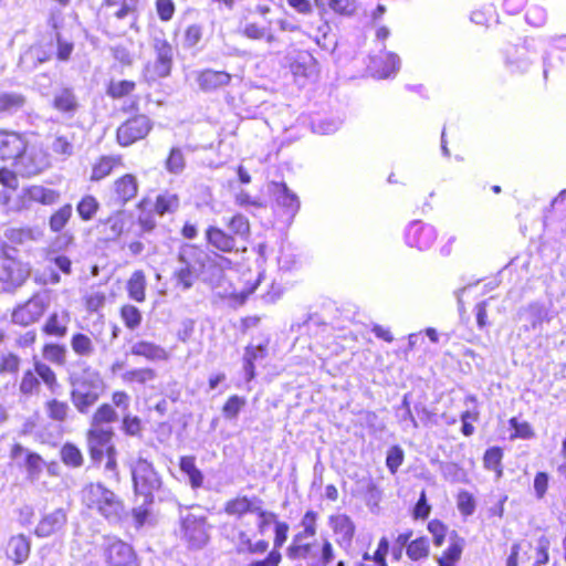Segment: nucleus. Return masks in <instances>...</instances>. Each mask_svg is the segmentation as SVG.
I'll return each mask as SVG.
<instances>
[{
  "mask_svg": "<svg viewBox=\"0 0 566 566\" xmlns=\"http://www.w3.org/2000/svg\"><path fill=\"white\" fill-rule=\"evenodd\" d=\"M258 497L237 495L226 501L223 512L235 520L224 526L226 536L241 553L266 556L247 566H280L283 560L282 546L289 537L290 525L280 520L277 513L263 507Z\"/></svg>",
  "mask_w": 566,
  "mask_h": 566,
  "instance_id": "f257e3e1",
  "label": "nucleus"
},
{
  "mask_svg": "<svg viewBox=\"0 0 566 566\" xmlns=\"http://www.w3.org/2000/svg\"><path fill=\"white\" fill-rule=\"evenodd\" d=\"M226 229L209 224L205 229V240L209 248L223 254H243L251 239V223L248 217L237 212L226 221Z\"/></svg>",
  "mask_w": 566,
  "mask_h": 566,
  "instance_id": "f03ea898",
  "label": "nucleus"
},
{
  "mask_svg": "<svg viewBox=\"0 0 566 566\" xmlns=\"http://www.w3.org/2000/svg\"><path fill=\"white\" fill-rule=\"evenodd\" d=\"M29 140L24 133L0 128V160L13 161L20 167L25 177H33L42 172L48 161L44 156L28 155Z\"/></svg>",
  "mask_w": 566,
  "mask_h": 566,
  "instance_id": "7ed1b4c3",
  "label": "nucleus"
},
{
  "mask_svg": "<svg viewBox=\"0 0 566 566\" xmlns=\"http://www.w3.org/2000/svg\"><path fill=\"white\" fill-rule=\"evenodd\" d=\"M81 502L109 522H118L125 515L124 500L102 482L87 483L82 489Z\"/></svg>",
  "mask_w": 566,
  "mask_h": 566,
  "instance_id": "20e7f679",
  "label": "nucleus"
},
{
  "mask_svg": "<svg viewBox=\"0 0 566 566\" xmlns=\"http://www.w3.org/2000/svg\"><path fill=\"white\" fill-rule=\"evenodd\" d=\"M334 546L324 538H292L286 558L292 566H327L334 559Z\"/></svg>",
  "mask_w": 566,
  "mask_h": 566,
  "instance_id": "39448f33",
  "label": "nucleus"
},
{
  "mask_svg": "<svg viewBox=\"0 0 566 566\" xmlns=\"http://www.w3.org/2000/svg\"><path fill=\"white\" fill-rule=\"evenodd\" d=\"M427 530L431 534L432 543L436 547H441L449 535L448 546L436 557L437 566H459L467 545L464 537L457 531L449 533L448 525L438 518L429 521ZM418 566L433 565L427 563Z\"/></svg>",
  "mask_w": 566,
  "mask_h": 566,
  "instance_id": "423d86ee",
  "label": "nucleus"
},
{
  "mask_svg": "<svg viewBox=\"0 0 566 566\" xmlns=\"http://www.w3.org/2000/svg\"><path fill=\"white\" fill-rule=\"evenodd\" d=\"M122 111L132 114L116 127L115 140L120 147L126 148L145 140L154 130L155 123L149 115L138 112L137 99L124 105Z\"/></svg>",
  "mask_w": 566,
  "mask_h": 566,
  "instance_id": "0eeeda50",
  "label": "nucleus"
},
{
  "mask_svg": "<svg viewBox=\"0 0 566 566\" xmlns=\"http://www.w3.org/2000/svg\"><path fill=\"white\" fill-rule=\"evenodd\" d=\"M17 249L0 243V289L13 291L23 285L31 275L30 266L15 256Z\"/></svg>",
  "mask_w": 566,
  "mask_h": 566,
  "instance_id": "6e6552de",
  "label": "nucleus"
},
{
  "mask_svg": "<svg viewBox=\"0 0 566 566\" xmlns=\"http://www.w3.org/2000/svg\"><path fill=\"white\" fill-rule=\"evenodd\" d=\"M134 494L145 499L146 504L154 503V495L163 486V479L154 464L144 458H138L132 467Z\"/></svg>",
  "mask_w": 566,
  "mask_h": 566,
  "instance_id": "1a4fd4ad",
  "label": "nucleus"
},
{
  "mask_svg": "<svg viewBox=\"0 0 566 566\" xmlns=\"http://www.w3.org/2000/svg\"><path fill=\"white\" fill-rule=\"evenodd\" d=\"M41 382L54 392L59 388V380L56 373L45 361L33 358L32 368L23 371L20 382L19 391L23 396L38 395L41 390Z\"/></svg>",
  "mask_w": 566,
  "mask_h": 566,
  "instance_id": "9d476101",
  "label": "nucleus"
},
{
  "mask_svg": "<svg viewBox=\"0 0 566 566\" xmlns=\"http://www.w3.org/2000/svg\"><path fill=\"white\" fill-rule=\"evenodd\" d=\"M155 60L145 64L142 76L145 82L154 83L171 74L174 46L166 39H155L153 43Z\"/></svg>",
  "mask_w": 566,
  "mask_h": 566,
  "instance_id": "9b49d317",
  "label": "nucleus"
},
{
  "mask_svg": "<svg viewBox=\"0 0 566 566\" xmlns=\"http://www.w3.org/2000/svg\"><path fill=\"white\" fill-rule=\"evenodd\" d=\"M208 520L203 515L188 513L180 520L179 537L191 549L203 547L210 539Z\"/></svg>",
  "mask_w": 566,
  "mask_h": 566,
  "instance_id": "f8f14e48",
  "label": "nucleus"
},
{
  "mask_svg": "<svg viewBox=\"0 0 566 566\" xmlns=\"http://www.w3.org/2000/svg\"><path fill=\"white\" fill-rule=\"evenodd\" d=\"M49 301L40 294H34L12 311L13 323L19 326H30L38 323L48 312Z\"/></svg>",
  "mask_w": 566,
  "mask_h": 566,
  "instance_id": "ddd939ff",
  "label": "nucleus"
},
{
  "mask_svg": "<svg viewBox=\"0 0 566 566\" xmlns=\"http://www.w3.org/2000/svg\"><path fill=\"white\" fill-rule=\"evenodd\" d=\"M113 429H87L85 432L86 447L93 463L99 464L104 455L116 449L113 443Z\"/></svg>",
  "mask_w": 566,
  "mask_h": 566,
  "instance_id": "4468645a",
  "label": "nucleus"
},
{
  "mask_svg": "<svg viewBox=\"0 0 566 566\" xmlns=\"http://www.w3.org/2000/svg\"><path fill=\"white\" fill-rule=\"evenodd\" d=\"M139 192V181L136 175L125 172L115 178L109 187V200L113 205L125 207Z\"/></svg>",
  "mask_w": 566,
  "mask_h": 566,
  "instance_id": "2eb2a0df",
  "label": "nucleus"
},
{
  "mask_svg": "<svg viewBox=\"0 0 566 566\" xmlns=\"http://www.w3.org/2000/svg\"><path fill=\"white\" fill-rule=\"evenodd\" d=\"M103 555L108 566H139L134 548L119 538L108 541L103 548Z\"/></svg>",
  "mask_w": 566,
  "mask_h": 566,
  "instance_id": "dca6fc26",
  "label": "nucleus"
},
{
  "mask_svg": "<svg viewBox=\"0 0 566 566\" xmlns=\"http://www.w3.org/2000/svg\"><path fill=\"white\" fill-rule=\"evenodd\" d=\"M328 525L335 536L337 545L345 551L352 549L357 532L356 524L352 516L346 513H334L328 516Z\"/></svg>",
  "mask_w": 566,
  "mask_h": 566,
  "instance_id": "f3484780",
  "label": "nucleus"
},
{
  "mask_svg": "<svg viewBox=\"0 0 566 566\" xmlns=\"http://www.w3.org/2000/svg\"><path fill=\"white\" fill-rule=\"evenodd\" d=\"M405 239L410 248L424 251L433 245L437 233L432 226L421 221H413L408 226Z\"/></svg>",
  "mask_w": 566,
  "mask_h": 566,
  "instance_id": "a211bd4d",
  "label": "nucleus"
},
{
  "mask_svg": "<svg viewBox=\"0 0 566 566\" xmlns=\"http://www.w3.org/2000/svg\"><path fill=\"white\" fill-rule=\"evenodd\" d=\"M102 332L76 331L70 337V346L76 357H91L97 346L104 343Z\"/></svg>",
  "mask_w": 566,
  "mask_h": 566,
  "instance_id": "6ab92c4d",
  "label": "nucleus"
},
{
  "mask_svg": "<svg viewBox=\"0 0 566 566\" xmlns=\"http://www.w3.org/2000/svg\"><path fill=\"white\" fill-rule=\"evenodd\" d=\"M98 227L105 243L118 241L127 232V219L123 210L111 212L99 220Z\"/></svg>",
  "mask_w": 566,
  "mask_h": 566,
  "instance_id": "aec40b11",
  "label": "nucleus"
},
{
  "mask_svg": "<svg viewBox=\"0 0 566 566\" xmlns=\"http://www.w3.org/2000/svg\"><path fill=\"white\" fill-rule=\"evenodd\" d=\"M207 254L199 244L184 243L179 247L177 260L181 266L193 270V274H202L206 271Z\"/></svg>",
  "mask_w": 566,
  "mask_h": 566,
  "instance_id": "412c9836",
  "label": "nucleus"
},
{
  "mask_svg": "<svg viewBox=\"0 0 566 566\" xmlns=\"http://www.w3.org/2000/svg\"><path fill=\"white\" fill-rule=\"evenodd\" d=\"M67 523V513L60 507L41 516L34 534L38 537H49L60 532Z\"/></svg>",
  "mask_w": 566,
  "mask_h": 566,
  "instance_id": "4be33fe9",
  "label": "nucleus"
},
{
  "mask_svg": "<svg viewBox=\"0 0 566 566\" xmlns=\"http://www.w3.org/2000/svg\"><path fill=\"white\" fill-rule=\"evenodd\" d=\"M295 77H311L318 74V62L307 50H297L289 62Z\"/></svg>",
  "mask_w": 566,
  "mask_h": 566,
  "instance_id": "5701e85b",
  "label": "nucleus"
},
{
  "mask_svg": "<svg viewBox=\"0 0 566 566\" xmlns=\"http://www.w3.org/2000/svg\"><path fill=\"white\" fill-rule=\"evenodd\" d=\"M125 166L122 155L98 156L91 167L90 180L98 182Z\"/></svg>",
  "mask_w": 566,
  "mask_h": 566,
  "instance_id": "b1692460",
  "label": "nucleus"
},
{
  "mask_svg": "<svg viewBox=\"0 0 566 566\" xmlns=\"http://www.w3.org/2000/svg\"><path fill=\"white\" fill-rule=\"evenodd\" d=\"M32 544L24 534L12 535L6 545V556L14 565L24 564L31 555Z\"/></svg>",
  "mask_w": 566,
  "mask_h": 566,
  "instance_id": "393cba45",
  "label": "nucleus"
},
{
  "mask_svg": "<svg viewBox=\"0 0 566 566\" xmlns=\"http://www.w3.org/2000/svg\"><path fill=\"white\" fill-rule=\"evenodd\" d=\"M231 80L232 75L230 73L211 69L201 70L196 76V81L203 92H213L228 86Z\"/></svg>",
  "mask_w": 566,
  "mask_h": 566,
  "instance_id": "a878e982",
  "label": "nucleus"
},
{
  "mask_svg": "<svg viewBox=\"0 0 566 566\" xmlns=\"http://www.w3.org/2000/svg\"><path fill=\"white\" fill-rule=\"evenodd\" d=\"M70 314L66 311L51 313L41 326V333L48 337L64 338L69 333Z\"/></svg>",
  "mask_w": 566,
  "mask_h": 566,
  "instance_id": "bb28decb",
  "label": "nucleus"
},
{
  "mask_svg": "<svg viewBox=\"0 0 566 566\" xmlns=\"http://www.w3.org/2000/svg\"><path fill=\"white\" fill-rule=\"evenodd\" d=\"M130 354L143 357L148 361H166L169 359V353L166 348L149 340L136 342L130 348Z\"/></svg>",
  "mask_w": 566,
  "mask_h": 566,
  "instance_id": "cd10ccee",
  "label": "nucleus"
},
{
  "mask_svg": "<svg viewBox=\"0 0 566 566\" xmlns=\"http://www.w3.org/2000/svg\"><path fill=\"white\" fill-rule=\"evenodd\" d=\"M60 192L41 185H32L23 189L22 198L31 203L36 202L43 206H51L59 201Z\"/></svg>",
  "mask_w": 566,
  "mask_h": 566,
  "instance_id": "c85d7f7f",
  "label": "nucleus"
},
{
  "mask_svg": "<svg viewBox=\"0 0 566 566\" xmlns=\"http://www.w3.org/2000/svg\"><path fill=\"white\" fill-rule=\"evenodd\" d=\"M27 105L24 94L14 91L0 92V118L10 117L22 112Z\"/></svg>",
  "mask_w": 566,
  "mask_h": 566,
  "instance_id": "c756f323",
  "label": "nucleus"
},
{
  "mask_svg": "<svg viewBox=\"0 0 566 566\" xmlns=\"http://www.w3.org/2000/svg\"><path fill=\"white\" fill-rule=\"evenodd\" d=\"M78 106L77 97L71 87L61 88L52 99V107L62 114L73 115Z\"/></svg>",
  "mask_w": 566,
  "mask_h": 566,
  "instance_id": "7c9ffc66",
  "label": "nucleus"
},
{
  "mask_svg": "<svg viewBox=\"0 0 566 566\" xmlns=\"http://www.w3.org/2000/svg\"><path fill=\"white\" fill-rule=\"evenodd\" d=\"M118 416L114 407L107 402L101 403L93 412L87 429H113L111 424Z\"/></svg>",
  "mask_w": 566,
  "mask_h": 566,
  "instance_id": "2f4dec72",
  "label": "nucleus"
},
{
  "mask_svg": "<svg viewBox=\"0 0 566 566\" xmlns=\"http://www.w3.org/2000/svg\"><path fill=\"white\" fill-rule=\"evenodd\" d=\"M503 458L504 450L499 446L488 448L482 457L484 469L493 472L496 480H500L504 474Z\"/></svg>",
  "mask_w": 566,
  "mask_h": 566,
  "instance_id": "473e14b6",
  "label": "nucleus"
},
{
  "mask_svg": "<svg viewBox=\"0 0 566 566\" xmlns=\"http://www.w3.org/2000/svg\"><path fill=\"white\" fill-rule=\"evenodd\" d=\"M242 34L251 40H265L270 43L276 41V36L271 31V21L266 19L247 23Z\"/></svg>",
  "mask_w": 566,
  "mask_h": 566,
  "instance_id": "72a5a7b5",
  "label": "nucleus"
},
{
  "mask_svg": "<svg viewBox=\"0 0 566 566\" xmlns=\"http://www.w3.org/2000/svg\"><path fill=\"white\" fill-rule=\"evenodd\" d=\"M136 87L137 83L133 80H111L105 87V93L114 101H122L132 96Z\"/></svg>",
  "mask_w": 566,
  "mask_h": 566,
  "instance_id": "f704fd0d",
  "label": "nucleus"
},
{
  "mask_svg": "<svg viewBox=\"0 0 566 566\" xmlns=\"http://www.w3.org/2000/svg\"><path fill=\"white\" fill-rule=\"evenodd\" d=\"M180 207V197L177 193L163 191L156 196L154 203V212L160 217L172 214Z\"/></svg>",
  "mask_w": 566,
  "mask_h": 566,
  "instance_id": "c9c22d12",
  "label": "nucleus"
},
{
  "mask_svg": "<svg viewBox=\"0 0 566 566\" xmlns=\"http://www.w3.org/2000/svg\"><path fill=\"white\" fill-rule=\"evenodd\" d=\"M44 409L48 419L56 423L65 422L69 419L71 412L69 402L57 398L48 399L44 402Z\"/></svg>",
  "mask_w": 566,
  "mask_h": 566,
  "instance_id": "e433bc0d",
  "label": "nucleus"
},
{
  "mask_svg": "<svg viewBox=\"0 0 566 566\" xmlns=\"http://www.w3.org/2000/svg\"><path fill=\"white\" fill-rule=\"evenodd\" d=\"M126 290L129 298L138 303L146 300V275L143 270H136L132 273L126 283Z\"/></svg>",
  "mask_w": 566,
  "mask_h": 566,
  "instance_id": "4c0bfd02",
  "label": "nucleus"
},
{
  "mask_svg": "<svg viewBox=\"0 0 566 566\" xmlns=\"http://www.w3.org/2000/svg\"><path fill=\"white\" fill-rule=\"evenodd\" d=\"M179 469L185 473L192 489H199L203 485V474L196 465L195 455H182L179 458Z\"/></svg>",
  "mask_w": 566,
  "mask_h": 566,
  "instance_id": "58836bf2",
  "label": "nucleus"
},
{
  "mask_svg": "<svg viewBox=\"0 0 566 566\" xmlns=\"http://www.w3.org/2000/svg\"><path fill=\"white\" fill-rule=\"evenodd\" d=\"M471 22L474 24L490 29L499 23L496 10L492 4H483L471 12Z\"/></svg>",
  "mask_w": 566,
  "mask_h": 566,
  "instance_id": "ea45409f",
  "label": "nucleus"
},
{
  "mask_svg": "<svg viewBox=\"0 0 566 566\" xmlns=\"http://www.w3.org/2000/svg\"><path fill=\"white\" fill-rule=\"evenodd\" d=\"M41 354L44 360L53 365L64 366L66 364L67 349L64 344L46 342L41 347Z\"/></svg>",
  "mask_w": 566,
  "mask_h": 566,
  "instance_id": "a19ab883",
  "label": "nucleus"
},
{
  "mask_svg": "<svg viewBox=\"0 0 566 566\" xmlns=\"http://www.w3.org/2000/svg\"><path fill=\"white\" fill-rule=\"evenodd\" d=\"M99 209L101 203L93 195L82 196L76 203V212L78 218L84 222L93 220L97 216Z\"/></svg>",
  "mask_w": 566,
  "mask_h": 566,
  "instance_id": "79ce46f5",
  "label": "nucleus"
},
{
  "mask_svg": "<svg viewBox=\"0 0 566 566\" xmlns=\"http://www.w3.org/2000/svg\"><path fill=\"white\" fill-rule=\"evenodd\" d=\"M406 555L411 562L426 559L430 555V542L424 535L411 539L407 544Z\"/></svg>",
  "mask_w": 566,
  "mask_h": 566,
  "instance_id": "37998d69",
  "label": "nucleus"
},
{
  "mask_svg": "<svg viewBox=\"0 0 566 566\" xmlns=\"http://www.w3.org/2000/svg\"><path fill=\"white\" fill-rule=\"evenodd\" d=\"M318 513L314 510H307L300 522L301 530L292 538H318L317 537Z\"/></svg>",
  "mask_w": 566,
  "mask_h": 566,
  "instance_id": "c03bdc74",
  "label": "nucleus"
},
{
  "mask_svg": "<svg viewBox=\"0 0 566 566\" xmlns=\"http://www.w3.org/2000/svg\"><path fill=\"white\" fill-rule=\"evenodd\" d=\"M272 187L279 205L287 208L291 212H295L298 209V199L295 193L290 191L286 184L273 182Z\"/></svg>",
  "mask_w": 566,
  "mask_h": 566,
  "instance_id": "a18cd8bd",
  "label": "nucleus"
},
{
  "mask_svg": "<svg viewBox=\"0 0 566 566\" xmlns=\"http://www.w3.org/2000/svg\"><path fill=\"white\" fill-rule=\"evenodd\" d=\"M60 458L63 464L69 468H80L84 463V457L81 449L72 443L65 442L60 449Z\"/></svg>",
  "mask_w": 566,
  "mask_h": 566,
  "instance_id": "49530a36",
  "label": "nucleus"
},
{
  "mask_svg": "<svg viewBox=\"0 0 566 566\" xmlns=\"http://www.w3.org/2000/svg\"><path fill=\"white\" fill-rule=\"evenodd\" d=\"M72 206L71 203H64L59 209L53 211L49 218V228L52 232H61L72 218Z\"/></svg>",
  "mask_w": 566,
  "mask_h": 566,
  "instance_id": "de8ad7c7",
  "label": "nucleus"
},
{
  "mask_svg": "<svg viewBox=\"0 0 566 566\" xmlns=\"http://www.w3.org/2000/svg\"><path fill=\"white\" fill-rule=\"evenodd\" d=\"M157 377L155 369L150 367L134 368L125 371L122 375V380L125 384L133 385L139 384L145 385L148 381L154 380Z\"/></svg>",
  "mask_w": 566,
  "mask_h": 566,
  "instance_id": "09e8293b",
  "label": "nucleus"
},
{
  "mask_svg": "<svg viewBox=\"0 0 566 566\" xmlns=\"http://www.w3.org/2000/svg\"><path fill=\"white\" fill-rule=\"evenodd\" d=\"M119 316L126 328L134 331L140 326L143 321L142 312L132 304H124L119 308Z\"/></svg>",
  "mask_w": 566,
  "mask_h": 566,
  "instance_id": "8fccbe9b",
  "label": "nucleus"
},
{
  "mask_svg": "<svg viewBox=\"0 0 566 566\" xmlns=\"http://www.w3.org/2000/svg\"><path fill=\"white\" fill-rule=\"evenodd\" d=\"M247 399L239 395H231L222 405L221 411L224 418L237 419L241 410L245 407Z\"/></svg>",
  "mask_w": 566,
  "mask_h": 566,
  "instance_id": "3c124183",
  "label": "nucleus"
},
{
  "mask_svg": "<svg viewBox=\"0 0 566 566\" xmlns=\"http://www.w3.org/2000/svg\"><path fill=\"white\" fill-rule=\"evenodd\" d=\"M186 167V158L185 155L179 147L170 148L168 156L165 160V168L168 172L172 175H178L182 172Z\"/></svg>",
  "mask_w": 566,
  "mask_h": 566,
  "instance_id": "603ef678",
  "label": "nucleus"
},
{
  "mask_svg": "<svg viewBox=\"0 0 566 566\" xmlns=\"http://www.w3.org/2000/svg\"><path fill=\"white\" fill-rule=\"evenodd\" d=\"M389 552V541L386 536L379 538L377 548L370 555L369 553H364L363 560H373L375 566H389L387 563V555Z\"/></svg>",
  "mask_w": 566,
  "mask_h": 566,
  "instance_id": "864d4df0",
  "label": "nucleus"
},
{
  "mask_svg": "<svg viewBox=\"0 0 566 566\" xmlns=\"http://www.w3.org/2000/svg\"><path fill=\"white\" fill-rule=\"evenodd\" d=\"M45 465L43 458L33 451H27L24 458V468L29 479H38Z\"/></svg>",
  "mask_w": 566,
  "mask_h": 566,
  "instance_id": "5fc2aeb1",
  "label": "nucleus"
},
{
  "mask_svg": "<svg viewBox=\"0 0 566 566\" xmlns=\"http://www.w3.org/2000/svg\"><path fill=\"white\" fill-rule=\"evenodd\" d=\"M21 358L12 352H0V375H15L20 370Z\"/></svg>",
  "mask_w": 566,
  "mask_h": 566,
  "instance_id": "6e6d98bb",
  "label": "nucleus"
},
{
  "mask_svg": "<svg viewBox=\"0 0 566 566\" xmlns=\"http://www.w3.org/2000/svg\"><path fill=\"white\" fill-rule=\"evenodd\" d=\"M509 424H510L511 429H513V432L510 436L511 440H515V439L528 440V439H532L535 437V431H534L533 427L531 426V423L527 421L520 422L517 420V418L512 417L509 420Z\"/></svg>",
  "mask_w": 566,
  "mask_h": 566,
  "instance_id": "4d7b16f0",
  "label": "nucleus"
},
{
  "mask_svg": "<svg viewBox=\"0 0 566 566\" xmlns=\"http://www.w3.org/2000/svg\"><path fill=\"white\" fill-rule=\"evenodd\" d=\"M201 274H193V270L180 266L172 273L176 285L182 290H189L195 285Z\"/></svg>",
  "mask_w": 566,
  "mask_h": 566,
  "instance_id": "13d9d810",
  "label": "nucleus"
},
{
  "mask_svg": "<svg viewBox=\"0 0 566 566\" xmlns=\"http://www.w3.org/2000/svg\"><path fill=\"white\" fill-rule=\"evenodd\" d=\"M137 0H104L103 4L107 8H114V17L124 19L136 10Z\"/></svg>",
  "mask_w": 566,
  "mask_h": 566,
  "instance_id": "bf43d9fd",
  "label": "nucleus"
},
{
  "mask_svg": "<svg viewBox=\"0 0 566 566\" xmlns=\"http://www.w3.org/2000/svg\"><path fill=\"white\" fill-rule=\"evenodd\" d=\"M403 461L405 451L400 446L396 444L387 450L386 467L392 475H395L398 472V469L401 467Z\"/></svg>",
  "mask_w": 566,
  "mask_h": 566,
  "instance_id": "052dcab7",
  "label": "nucleus"
},
{
  "mask_svg": "<svg viewBox=\"0 0 566 566\" xmlns=\"http://www.w3.org/2000/svg\"><path fill=\"white\" fill-rule=\"evenodd\" d=\"M327 7L335 14L350 17L357 10L356 0H328Z\"/></svg>",
  "mask_w": 566,
  "mask_h": 566,
  "instance_id": "680f3d73",
  "label": "nucleus"
},
{
  "mask_svg": "<svg viewBox=\"0 0 566 566\" xmlns=\"http://www.w3.org/2000/svg\"><path fill=\"white\" fill-rule=\"evenodd\" d=\"M55 42H56V46H57L56 53H55L56 60L60 62L69 61L74 51V43L63 39L61 33H56Z\"/></svg>",
  "mask_w": 566,
  "mask_h": 566,
  "instance_id": "e2e57ef3",
  "label": "nucleus"
},
{
  "mask_svg": "<svg viewBox=\"0 0 566 566\" xmlns=\"http://www.w3.org/2000/svg\"><path fill=\"white\" fill-rule=\"evenodd\" d=\"M99 395L96 391L78 392L74 403L78 412L85 413L87 410L97 402Z\"/></svg>",
  "mask_w": 566,
  "mask_h": 566,
  "instance_id": "0e129e2a",
  "label": "nucleus"
},
{
  "mask_svg": "<svg viewBox=\"0 0 566 566\" xmlns=\"http://www.w3.org/2000/svg\"><path fill=\"white\" fill-rule=\"evenodd\" d=\"M430 513L431 505L428 503L426 491L422 490L412 509L411 516L413 520H427Z\"/></svg>",
  "mask_w": 566,
  "mask_h": 566,
  "instance_id": "69168bd1",
  "label": "nucleus"
},
{
  "mask_svg": "<svg viewBox=\"0 0 566 566\" xmlns=\"http://www.w3.org/2000/svg\"><path fill=\"white\" fill-rule=\"evenodd\" d=\"M151 504H146L143 499V504L132 510L130 514L136 528L143 527L151 515Z\"/></svg>",
  "mask_w": 566,
  "mask_h": 566,
  "instance_id": "338daca9",
  "label": "nucleus"
},
{
  "mask_svg": "<svg viewBox=\"0 0 566 566\" xmlns=\"http://www.w3.org/2000/svg\"><path fill=\"white\" fill-rule=\"evenodd\" d=\"M122 429L127 436L139 437L143 431L142 420L137 416H124Z\"/></svg>",
  "mask_w": 566,
  "mask_h": 566,
  "instance_id": "774afa93",
  "label": "nucleus"
}]
</instances>
